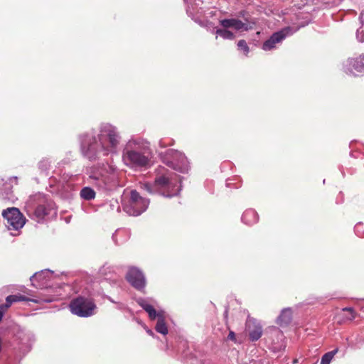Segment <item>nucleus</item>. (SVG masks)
<instances>
[{
	"instance_id": "obj_1",
	"label": "nucleus",
	"mask_w": 364,
	"mask_h": 364,
	"mask_svg": "<svg viewBox=\"0 0 364 364\" xmlns=\"http://www.w3.org/2000/svg\"><path fill=\"white\" fill-rule=\"evenodd\" d=\"M146 149H141L135 141H129L123 151L124 164L132 168H143L149 165L150 158Z\"/></svg>"
},
{
	"instance_id": "obj_12",
	"label": "nucleus",
	"mask_w": 364,
	"mask_h": 364,
	"mask_svg": "<svg viewBox=\"0 0 364 364\" xmlns=\"http://www.w3.org/2000/svg\"><path fill=\"white\" fill-rule=\"evenodd\" d=\"M154 186L157 188L169 190L174 186L173 181L165 175L157 176L154 180Z\"/></svg>"
},
{
	"instance_id": "obj_13",
	"label": "nucleus",
	"mask_w": 364,
	"mask_h": 364,
	"mask_svg": "<svg viewBox=\"0 0 364 364\" xmlns=\"http://www.w3.org/2000/svg\"><path fill=\"white\" fill-rule=\"evenodd\" d=\"M292 310L290 308L284 309L277 318V323L281 326L289 325L292 320Z\"/></svg>"
},
{
	"instance_id": "obj_4",
	"label": "nucleus",
	"mask_w": 364,
	"mask_h": 364,
	"mask_svg": "<svg viewBox=\"0 0 364 364\" xmlns=\"http://www.w3.org/2000/svg\"><path fill=\"white\" fill-rule=\"evenodd\" d=\"M4 219L6 220V226L10 230H18L23 227L26 218L16 208H9L2 213Z\"/></svg>"
},
{
	"instance_id": "obj_17",
	"label": "nucleus",
	"mask_w": 364,
	"mask_h": 364,
	"mask_svg": "<svg viewBox=\"0 0 364 364\" xmlns=\"http://www.w3.org/2000/svg\"><path fill=\"white\" fill-rule=\"evenodd\" d=\"M80 196L87 200H92L95 197V192L90 187H85L80 191Z\"/></svg>"
},
{
	"instance_id": "obj_2",
	"label": "nucleus",
	"mask_w": 364,
	"mask_h": 364,
	"mask_svg": "<svg viewBox=\"0 0 364 364\" xmlns=\"http://www.w3.org/2000/svg\"><path fill=\"white\" fill-rule=\"evenodd\" d=\"M149 200L142 197L136 190H132L129 196H125L123 203L124 210L132 216H138L148 208Z\"/></svg>"
},
{
	"instance_id": "obj_19",
	"label": "nucleus",
	"mask_w": 364,
	"mask_h": 364,
	"mask_svg": "<svg viewBox=\"0 0 364 364\" xmlns=\"http://www.w3.org/2000/svg\"><path fill=\"white\" fill-rule=\"evenodd\" d=\"M343 312H346L347 314L345 315V319L348 321H352L354 320L357 316L356 312L351 307H346L342 309Z\"/></svg>"
},
{
	"instance_id": "obj_14",
	"label": "nucleus",
	"mask_w": 364,
	"mask_h": 364,
	"mask_svg": "<svg viewBox=\"0 0 364 364\" xmlns=\"http://www.w3.org/2000/svg\"><path fill=\"white\" fill-rule=\"evenodd\" d=\"M138 304L149 314V316L151 319L153 320L158 317V314L156 313L154 306L149 304L144 299H139L138 301Z\"/></svg>"
},
{
	"instance_id": "obj_27",
	"label": "nucleus",
	"mask_w": 364,
	"mask_h": 364,
	"mask_svg": "<svg viewBox=\"0 0 364 364\" xmlns=\"http://www.w3.org/2000/svg\"><path fill=\"white\" fill-rule=\"evenodd\" d=\"M363 28L360 27V28L358 29L357 31V33L358 34H359L360 33H363Z\"/></svg>"
},
{
	"instance_id": "obj_25",
	"label": "nucleus",
	"mask_w": 364,
	"mask_h": 364,
	"mask_svg": "<svg viewBox=\"0 0 364 364\" xmlns=\"http://www.w3.org/2000/svg\"><path fill=\"white\" fill-rule=\"evenodd\" d=\"M47 166H48V162L47 161H41L40 163H39V168L41 169H46L47 168Z\"/></svg>"
},
{
	"instance_id": "obj_9",
	"label": "nucleus",
	"mask_w": 364,
	"mask_h": 364,
	"mask_svg": "<svg viewBox=\"0 0 364 364\" xmlns=\"http://www.w3.org/2000/svg\"><path fill=\"white\" fill-rule=\"evenodd\" d=\"M348 70L350 73H353V70L359 73L364 71V54L350 59L348 62Z\"/></svg>"
},
{
	"instance_id": "obj_16",
	"label": "nucleus",
	"mask_w": 364,
	"mask_h": 364,
	"mask_svg": "<svg viewBox=\"0 0 364 364\" xmlns=\"http://www.w3.org/2000/svg\"><path fill=\"white\" fill-rule=\"evenodd\" d=\"M33 214L38 220H41L48 214V210L44 205H39L35 208Z\"/></svg>"
},
{
	"instance_id": "obj_26",
	"label": "nucleus",
	"mask_w": 364,
	"mask_h": 364,
	"mask_svg": "<svg viewBox=\"0 0 364 364\" xmlns=\"http://www.w3.org/2000/svg\"><path fill=\"white\" fill-rule=\"evenodd\" d=\"M7 309H1L0 308V322L2 320V318H3V316H4V312L6 311Z\"/></svg>"
},
{
	"instance_id": "obj_23",
	"label": "nucleus",
	"mask_w": 364,
	"mask_h": 364,
	"mask_svg": "<svg viewBox=\"0 0 364 364\" xmlns=\"http://www.w3.org/2000/svg\"><path fill=\"white\" fill-rule=\"evenodd\" d=\"M219 23H242L240 20H235V19H223L222 21H220Z\"/></svg>"
},
{
	"instance_id": "obj_11",
	"label": "nucleus",
	"mask_w": 364,
	"mask_h": 364,
	"mask_svg": "<svg viewBox=\"0 0 364 364\" xmlns=\"http://www.w3.org/2000/svg\"><path fill=\"white\" fill-rule=\"evenodd\" d=\"M27 301H31L36 302V300L30 299L27 298L26 296L21 295L20 294H14V295H9L6 299V303L4 304L0 305V308L2 309H7L11 306V305L14 302Z\"/></svg>"
},
{
	"instance_id": "obj_7",
	"label": "nucleus",
	"mask_w": 364,
	"mask_h": 364,
	"mask_svg": "<svg viewBox=\"0 0 364 364\" xmlns=\"http://www.w3.org/2000/svg\"><path fill=\"white\" fill-rule=\"evenodd\" d=\"M127 280L136 289L144 288L146 281L143 273L136 267H131L126 276Z\"/></svg>"
},
{
	"instance_id": "obj_5",
	"label": "nucleus",
	"mask_w": 364,
	"mask_h": 364,
	"mask_svg": "<svg viewBox=\"0 0 364 364\" xmlns=\"http://www.w3.org/2000/svg\"><path fill=\"white\" fill-rule=\"evenodd\" d=\"M102 147L108 151L115 148L119 141V136L117 132L112 128L105 129L99 136ZM107 154V153H105Z\"/></svg>"
},
{
	"instance_id": "obj_24",
	"label": "nucleus",
	"mask_w": 364,
	"mask_h": 364,
	"mask_svg": "<svg viewBox=\"0 0 364 364\" xmlns=\"http://www.w3.org/2000/svg\"><path fill=\"white\" fill-rule=\"evenodd\" d=\"M228 338L229 340H231L232 341H236V337H235V334L233 331H230L228 336Z\"/></svg>"
},
{
	"instance_id": "obj_6",
	"label": "nucleus",
	"mask_w": 364,
	"mask_h": 364,
	"mask_svg": "<svg viewBox=\"0 0 364 364\" xmlns=\"http://www.w3.org/2000/svg\"><path fill=\"white\" fill-rule=\"evenodd\" d=\"M292 33L291 29L287 26L281 31L273 33L271 37L267 40L262 45V49L264 50H270L275 48L276 44L280 43L287 36Z\"/></svg>"
},
{
	"instance_id": "obj_18",
	"label": "nucleus",
	"mask_w": 364,
	"mask_h": 364,
	"mask_svg": "<svg viewBox=\"0 0 364 364\" xmlns=\"http://www.w3.org/2000/svg\"><path fill=\"white\" fill-rule=\"evenodd\" d=\"M338 349L336 348L333 350L325 353L321 360V364H330L334 355L338 353Z\"/></svg>"
},
{
	"instance_id": "obj_15",
	"label": "nucleus",
	"mask_w": 364,
	"mask_h": 364,
	"mask_svg": "<svg viewBox=\"0 0 364 364\" xmlns=\"http://www.w3.org/2000/svg\"><path fill=\"white\" fill-rule=\"evenodd\" d=\"M157 332L166 335L168 333V328L165 323L164 316L161 313H158L157 322L155 327Z\"/></svg>"
},
{
	"instance_id": "obj_21",
	"label": "nucleus",
	"mask_w": 364,
	"mask_h": 364,
	"mask_svg": "<svg viewBox=\"0 0 364 364\" xmlns=\"http://www.w3.org/2000/svg\"><path fill=\"white\" fill-rule=\"evenodd\" d=\"M249 216H253V217H257V213L255 211V210H247L246 211L243 216H242V219L244 220H247V218L249 217Z\"/></svg>"
},
{
	"instance_id": "obj_22",
	"label": "nucleus",
	"mask_w": 364,
	"mask_h": 364,
	"mask_svg": "<svg viewBox=\"0 0 364 364\" xmlns=\"http://www.w3.org/2000/svg\"><path fill=\"white\" fill-rule=\"evenodd\" d=\"M141 188L145 191H146L149 193H153L154 191L152 190L151 186L149 183H142L141 185Z\"/></svg>"
},
{
	"instance_id": "obj_20",
	"label": "nucleus",
	"mask_w": 364,
	"mask_h": 364,
	"mask_svg": "<svg viewBox=\"0 0 364 364\" xmlns=\"http://www.w3.org/2000/svg\"><path fill=\"white\" fill-rule=\"evenodd\" d=\"M238 48L242 50L245 55H247L250 48L245 40H240L237 43Z\"/></svg>"
},
{
	"instance_id": "obj_10",
	"label": "nucleus",
	"mask_w": 364,
	"mask_h": 364,
	"mask_svg": "<svg viewBox=\"0 0 364 364\" xmlns=\"http://www.w3.org/2000/svg\"><path fill=\"white\" fill-rule=\"evenodd\" d=\"M224 26L223 28L218 29L216 31V34L220 36L223 38L225 39H232L234 38L233 33L228 30L230 27H234L235 30H240L245 28V26L247 24H223Z\"/></svg>"
},
{
	"instance_id": "obj_3",
	"label": "nucleus",
	"mask_w": 364,
	"mask_h": 364,
	"mask_svg": "<svg viewBox=\"0 0 364 364\" xmlns=\"http://www.w3.org/2000/svg\"><path fill=\"white\" fill-rule=\"evenodd\" d=\"M70 311L80 317H88L94 314L96 305L91 299L79 296L71 301Z\"/></svg>"
},
{
	"instance_id": "obj_28",
	"label": "nucleus",
	"mask_w": 364,
	"mask_h": 364,
	"mask_svg": "<svg viewBox=\"0 0 364 364\" xmlns=\"http://www.w3.org/2000/svg\"><path fill=\"white\" fill-rule=\"evenodd\" d=\"M299 363V360L297 358H295L294 360H293V364H296Z\"/></svg>"
},
{
	"instance_id": "obj_29",
	"label": "nucleus",
	"mask_w": 364,
	"mask_h": 364,
	"mask_svg": "<svg viewBox=\"0 0 364 364\" xmlns=\"http://www.w3.org/2000/svg\"><path fill=\"white\" fill-rule=\"evenodd\" d=\"M38 276H41V274H35L33 276V277H38Z\"/></svg>"
},
{
	"instance_id": "obj_8",
	"label": "nucleus",
	"mask_w": 364,
	"mask_h": 364,
	"mask_svg": "<svg viewBox=\"0 0 364 364\" xmlns=\"http://www.w3.org/2000/svg\"><path fill=\"white\" fill-rule=\"evenodd\" d=\"M246 328L248 331L250 339L252 341L259 340L262 335V328L259 323L254 319H248L246 322Z\"/></svg>"
}]
</instances>
